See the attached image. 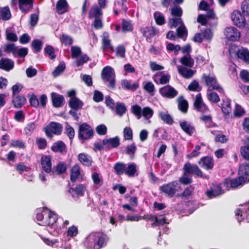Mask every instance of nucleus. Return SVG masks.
<instances>
[{"label": "nucleus", "mask_w": 249, "mask_h": 249, "mask_svg": "<svg viewBox=\"0 0 249 249\" xmlns=\"http://www.w3.org/2000/svg\"><path fill=\"white\" fill-rule=\"evenodd\" d=\"M108 237L102 232H94L86 238L84 245L87 249H101L107 245Z\"/></svg>", "instance_id": "1"}, {"label": "nucleus", "mask_w": 249, "mask_h": 249, "mask_svg": "<svg viewBox=\"0 0 249 249\" xmlns=\"http://www.w3.org/2000/svg\"><path fill=\"white\" fill-rule=\"evenodd\" d=\"M48 215L44 217L43 221L40 222V225L42 226H48L50 229L49 232L53 236H57L59 234L58 231L55 229L53 230V227L55 226L54 224L57 220V216L54 213L51 212L50 210L48 211Z\"/></svg>", "instance_id": "2"}, {"label": "nucleus", "mask_w": 249, "mask_h": 249, "mask_svg": "<svg viewBox=\"0 0 249 249\" xmlns=\"http://www.w3.org/2000/svg\"><path fill=\"white\" fill-rule=\"evenodd\" d=\"M93 135V129L90 125L86 123H84L79 125L78 137L82 143L86 140L91 139Z\"/></svg>", "instance_id": "3"}, {"label": "nucleus", "mask_w": 249, "mask_h": 249, "mask_svg": "<svg viewBox=\"0 0 249 249\" xmlns=\"http://www.w3.org/2000/svg\"><path fill=\"white\" fill-rule=\"evenodd\" d=\"M101 77L105 83L108 82L107 86L114 88L115 86V74L114 69L110 66L104 67L101 72Z\"/></svg>", "instance_id": "4"}, {"label": "nucleus", "mask_w": 249, "mask_h": 249, "mask_svg": "<svg viewBox=\"0 0 249 249\" xmlns=\"http://www.w3.org/2000/svg\"><path fill=\"white\" fill-rule=\"evenodd\" d=\"M202 81L208 87V91L216 90L220 93L223 92V89L218 83L216 78L214 75L203 74L202 77Z\"/></svg>", "instance_id": "5"}, {"label": "nucleus", "mask_w": 249, "mask_h": 249, "mask_svg": "<svg viewBox=\"0 0 249 249\" xmlns=\"http://www.w3.org/2000/svg\"><path fill=\"white\" fill-rule=\"evenodd\" d=\"M184 175L192 174L196 178H200L203 179H209L208 175H203L202 171L198 166L196 164H191L189 162L186 163L183 167Z\"/></svg>", "instance_id": "6"}, {"label": "nucleus", "mask_w": 249, "mask_h": 249, "mask_svg": "<svg viewBox=\"0 0 249 249\" xmlns=\"http://www.w3.org/2000/svg\"><path fill=\"white\" fill-rule=\"evenodd\" d=\"M63 130L62 125L57 122H51L44 128V131L46 136L50 138L53 137V134L59 135L62 133Z\"/></svg>", "instance_id": "7"}, {"label": "nucleus", "mask_w": 249, "mask_h": 249, "mask_svg": "<svg viewBox=\"0 0 249 249\" xmlns=\"http://www.w3.org/2000/svg\"><path fill=\"white\" fill-rule=\"evenodd\" d=\"M178 186L179 183L177 181H173L160 186L159 190L168 197H172L177 192Z\"/></svg>", "instance_id": "8"}, {"label": "nucleus", "mask_w": 249, "mask_h": 249, "mask_svg": "<svg viewBox=\"0 0 249 249\" xmlns=\"http://www.w3.org/2000/svg\"><path fill=\"white\" fill-rule=\"evenodd\" d=\"M159 91L162 97L167 99L174 98L178 93V90L170 85L160 88Z\"/></svg>", "instance_id": "9"}, {"label": "nucleus", "mask_w": 249, "mask_h": 249, "mask_svg": "<svg viewBox=\"0 0 249 249\" xmlns=\"http://www.w3.org/2000/svg\"><path fill=\"white\" fill-rule=\"evenodd\" d=\"M194 107L197 111L202 113H207L209 111V108L203 101L200 93L196 95L194 103Z\"/></svg>", "instance_id": "10"}, {"label": "nucleus", "mask_w": 249, "mask_h": 249, "mask_svg": "<svg viewBox=\"0 0 249 249\" xmlns=\"http://www.w3.org/2000/svg\"><path fill=\"white\" fill-rule=\"evenodd\" d=\"M102 143L105 147V150L118 147L120 144V139L118 136L108 139H105L102 141Z\"/></svg>", "instance_id": "11"}, {"label": "nucleus", "mask_w": 249, "mask_h": 249, "mask_svg": "<svg viewBox=\"0 0 249 249\" xmlns=\"http://www.w3.org/2000/svg\"><path fill=\"white\" fill-rule=\"evenodd\" d=\"M170 75L168 73L164 74L163 71H159L153 75L152 79L158 85H166L170 80Z\"/></svg>", "instance_id": "12"}, {"label": "nucleus", "mask_w": 249, "mask_h": 249, "mask_svg": "<svg viewBox=\"0 0 249 249\" xmlns=\"http://www.w3.org/2000/svg\"><path fill=\"white\" fill-rule=\"evenodd\" d=\"M246 178L239 176L238 177L233 179L226 178L224 181V185L226 187L229 185L232 188H235L239 186L242 185L246 182Z\"/></svg>", "instance_id": "13"}, {"label": "nucleus", "mask_w": 249, "mask_h": 249, "mask_svg": "<svg viewBox=\"0 0 249 249\" xmlns=\"http://www.w3.org/2000/svg\"><path fill=\"white\" fill-rule=\"evenodd\" d=\"M225 35L230 40L235 41L238 40L240 37L239 31L234 27H228L225 29Z\"/></svg>", "instance_id": "14"}, {"label": "nucleus", "mask_w": 249, "mask_h": 249, "mask_svg": "<svg viewBox=\"0 0 249 249\" xmlns=\"http://www.w3.org/2000/svg\"><path fill=\"white\" fill-rule=\"evenodd\" d=\"M243 157L246 161L239 166L238 174L241 177L246 178V181L248 178L249 180V157Z\"/></svg>", "instance_id": "15"}, {"label": "nucleus", "mask_w": 249, "mask_h": 249, "mask_svg": "<svg viewBox=\"0 0 249 249\" xmlns=\"http://www.w3.org/2000/svg\"><path fill=\"white\" fill-rule=\"evenodd\" d=\"M51 150L54 153H60L62 155H66L67 152L66 145L61 141L54 142L51 146Z\"/></svg>", "instance_id": "16"}, {"label": "nucleus", "mask_w": 249, "mask_h": 249, "mask_svg": "<svg viewBox=\"0 0 249 249\" xmlns=\"http://www.w3.org/2000/svg\"><path fill=\"white\" fill-rule=\"evenodd\" d=\"M199 165L207 170H212L214 166L212 157H202L198 162Z\"/></svg>", "instance_id": "17"}, {"label": "nucleus", "mask_w": 249, "mask_h": 249, "mask_svg": "<svg viewBox=\"0 0 249 249\" xmlns=\"http://www.w3.org/2000/svg\"><path fill=\"white\" fill-rule=\"evenodd\" d=\"M141 32L143 36L146 37L147 41L159 33L158 29L152 26H146L141 29Z\"/></svg>", "instance_id": "18"}, {"label": "nucleus", "mask_w": 249, "mask_h": 249, "mask_svg": "<svg viewBox=\"0 0 249 249\" xmlns=\"http://www.w3.org/2000/svg\"><path fill=\"white\" fill-rule=\"evenodd\" d=\"M231 18L234 24L239 27H244L245 25V19L240 13L233 12L231 15Z\"/></svg>", "instance_id": "19"}, {"label": "nucleus", "mask_w": 249, "mask_h": 249, "mask_svg": "<svg viewBox=\"0 0 249 249\" xmlns=\"http://www.w3.org/2000/svg\"><path fill=\"white\" fill-rule=\"evenodd\" d=\"M34 0H18L19 8L24 14L27 13L33 7Z\"/></svg>", "instance_id": "20"}, {"label": "nucleus", "mask_w": 249, "mask_h": 249, "mask_svg": "<svg viewBox=\"0 0 249 249\" xmlns=\"http://www.w3.org/2000/svg\"><path fill=\"white\" fill-rule=\"evenodd\" d=\"M41 165L43 170L47 173L52 172L51 157H41Z\"/></svg>", "instance_id": "21"}, {"label": "nucleus", "mask_w": 249, "mask_h": 249, "mask_svg": "<svg viewBox=\"0 0 249 249\" xmlns=\"http://www.w3.org/2000/svg\"><path fill=\"white\" fill-rule=\"evenodd\" d=\"M14 61L9 58L0 59V69L7 71L12 70L14 67Z\"/></svg>", "instance_id": "22"}, {"label": "nucleus", "mask_w": 249, "mask_h": 249, "mask_svg": "<svg viewBox=\"0 0 249 249\" xmlns=\"http://www.w3.org/2000/svg\"><path fill=\"white\" fill-rule=\"evenodd\" d=\"M51 98L53 106L55 107H61L64 104V98L61 95L55 92H52L51 93Z\"/></svg>", "instance_id": "23"}, {"label": "nucleus", "mask_w": 249, "mask_h": 249, "mask_svg": "<svg viewBox=\"0 0 249 249\" xmlns=\"http://www.w3.org/2000/svg\"><path fill=\"white\" fill-rule=\"evenodd\" d=\"M87 189V185L86 184H78L74 188L71 187L69 189L70 193L74 192L78 196H83Z\"/></svg>", "instance_id": "24"}, {"label": "nucleus", "mask_w": 249, "mask_h": 249, "mask_svg": "<svg viewBox=\"0 0 249 249\" xmlns=\"http://www.w3.org/2000/svg\"><path fill=\"white\" fill-rule=\"evenodd\" d=\"M56 10L59 15H62L69 11V5L66 0H59L56 4Z\"/></svg>", "instance_id": "25"}, {"label": "nucleus", "mask_w": 249, "mask_h": 249, "mask_svg": "<svg viewBox=\"0 0 249 249\" xmlns=\"http://www.w3.org/2000/svg\"><path fill=\"white\" fill-rule=\"evenodd\" d=\"M177 68L179 74L186 79L192 78L196 72L195 71H194L191 69H188L180 66H178Z\"/></svg>", "instance_id": "26"}, {"label": "nucleus", "mask_w": 249, "mask_h": 249, "mask_svg": "<svg viewBox=\"0 0 249 249\" xmlns=\"http://www.w3.org/2000/svg\"><path fill=\"white\" fill-rule=\"evenodd\" d=\"M81 175V169L78 164H75L71 169L70 179L72 183H75Z\"/></svg>", "instance_id": "27"}, {"label": "nucleus", "mask_w": 249, "mask_h": 249, "mask_svg": "<svg viewBox=\"0 0 249 249\" xmlns=\"http://www.w3.org/2000/svg\"><path fill=\"white\" fill-rule=\"evenodd\" d=\"M26 102V99L23 95H18L13 97L12 103L14 107L17 108H21Z\"/></svg>", "instance_id": "28"}, {"label": "nucleus", "mask_w": 249, "mask_h": 249, "mask_svg": "<svg viewBox=\"0 0 249 249\" xmlns=\"http://www.w3.org/2000/svg\"><path fill=\"white\" fill-rule=\"evenodd\" d=\"M69 105L71 109L78 110L82 108L84 103L77 98H71L69 102Z\"/></svg>", "instance_id": "29"}, {"label": "nucleus", "mask_w": 249, "mask_h": 249, "mask_svg": "<svg viewBox=\"0 0 249 249\" xmlns=\"http://www.w3.org/2000/svg\"><path fill=\"white\" fill-rule=\"evenodd\" d=\"M235 54L244 62L249 63V51L247 49L244 48L238 49L236 51Z\"/></svg>", "instance_id": "30"}, {"label": "nucleus", "mask_w": 249, "mask_h": 249, "mask_svg": "<svg viewBox=\"0 0 249 249\" xmlns=\"http://www.w3.org/2000/svg\"><path fill=\"white\" fill-rule=\"evenodd\" d=\"M179 125L183 131L189 136H192L195 130V127L186 121L180 122Z\"/></svg>", "instance_id": "31"}, {"label": "nucleus", "mask_w": 249, "mask_h": 249, "mask_svg": "<svg viewBox=\"0 0 249 249\" xmlns=\"http://www.w3.org/2000/svg\"><path fill=\"white\" fill-rule=\"evenodd\" d=\"M121 86L124 89L135 91L138 88L139 84L137 83L131 84V81L124 79L122 80Z\"/></svg>", "instance_id": "32"}, {"label": "nucleus", "mask_w": 249, "mask_h": 249, "mask_svg": "<svg viewBox=\"0 0 249 249\" xmlns=\"http://www.w3.org/2000/svg\"><path fill=\"white\" fill-rule=\"evenodd\" d=\"M102 14V9L97 5H94L91 7L89 11V18H101Z\"/></svg>", "instance_id": "33"}, {"label": "nucleus", "mask_w": 249, "mask_h": 249, "mask_svg": "<svg viewBox=\"0 0 249 249\" xmlns=\"http://www.w3.org/2000/svg\"><path fill=\"white\" fill-rule=\"evenodd\" d=\"M67 170V165L66 163L63 162H60L55 167L53 170H52V174L53 175H60L65 173Z\"/></svg>", "instance_id": "34"}, {"label": "nucleus", "mask_w": 249, "mask_h": 249, "mask_svg": "<svg viewBox=\"0 0 249 249\" xmlns=\"http://www.w3.org/2000/svg\"><path fill=\"white\" fill-rule=\"evenodd\" d=\"M178 37L185 40L187 37L188 31L184 23L179 25L176 30Z\"/></svg>", "instance_id": "35"}, {"label": "nucleus", "mask_w": 249, "mask_h": 249, "mask_svg": "<svg viewBox=\"0 0 249 249\" xmlns=\"http://www.w3.org/2000/svg\"><path fill=\"white\" fill-rule=\"evenodd\" d=\"M178 108L182 112L185 113L187 112L188 104L187 101L184 99L183 96H179L178 99Z\"/></svg>", "instance_id": "36"}, {"label": "nucleus", "mask_w": 249, "mask_h": 249, "mask_svg": "<svg viewBox=\"0 0 249 249\" xmlns=\"http://www.w3.org/2000/svg\"><path fill=\"white\" fill-rule=\"evenodd\" d=\"M179 61L183 65L190 68L193 67L194 64V60L191 57L190 54L183 56L180 59Z\"/></svg>", "instance_id": "37"}, {"label": "nucleus", "mask_w": 249, "mask_h": 249, "mask_svg": "<svg viewBox=\"0 0 249 249\" xmlns=\"http://www.w3.org/2000/svg\"><path fill=\"white\" fill-rule=\"evenodd\" d=\"M2 51L7 53H12L13 56L16 55V51L17 50V47L14 43H9L4 44L1 47Z\"/></svg>", "instance_id": "38"}, {"label": "nucleus", "mask_w": 249, "mask_h": 249, "mask_svg": "<svg viewBox=\"0 0 249 249\" xmlns=\"http://www.w3.org/2000/svg\"><path fill=\"white\" fill-rule=\"evenodd\" d=\"M159 117L162 121L167 124L171 125L174 123L173 118L167 112H160Z\"/></svg>", "instance_id": "39"}, {"label": "nucleus", "mask_w": 249, "mask_h": 249, "mask_svg": "<svg viewBox=\"0 0 249 249\" xmlns=\"http://www.w3.org/2000/svg\"><path fill=\"white\" fill-rule=\"evenodd\" d=\"M48 211L49 209L46 207H43L42 209L37 210L36 219L38 225H40V222H42L43 221L44 217L48 215Z\"/></svg>", "instance_id": "40"}, {"label": "nucleus", "mask_w": 249, "mask_h": 249, "mask_svg": "<svg viewBox=\"0 0 249 249\" xmlns=\"http://www.w3.org/2000/svg\"><path fill=\"white\" fill-rule=\"evenodd\" d=\"M194 190L195 187L190 185L185 188L182 193L178 194V196L188 199L190 196L193 195Z\"/></svg>", "instance_id": "41"}, {"label": "nucleus", "mask_w": 249, "mask_h": 249, "mask_svg": "<svg viewBox=\"0 0 249 249\" xmlns=\"http://www.w3.org/2000/svg\"><path fill=\"white\" fill-rule=\"evenodd\" d=\"M137 165L135 163H129L125 166V174L129 177H134L137 172Z\"/></svg>", "instance_id": "42"}, {"label": "nucleus", "mask_w": 249, "mask_h": 249, "mask_svg": "<svg viewBox=\"0 0 249 249\" xmlns=\"http://www.w3.org/2000/svg\"><path fill=\"white\" fill-rule=\"evenodd\" d=\"M114 110L118 116L121 117L125 113L126 108L124 103H117Z\"/></svg>", "instance_id": "43"}, {"label": "nucleus", "mask_w": 249, "mask_h": 249, "mask_svg": "<svg viewBox=\"0 0 249 249\" xmlns=\"http://www.w3.org/2000/svg\"><path fill=\"white\" fill-rule=\"evenodd\" d=\"M64 133L68 137L71 141L74 137L75 130L67 122L65 124Z\"/></svg>", "instance_id": "44"}, {"label": "nucleus", "mask_w": 249, "mask_h": 249, "mask_svg": "<svg viewBox=\"0 0 249 249\" xmlns=\"http://www.w3.org/2000/svg\"><path fill=\"white\" fill-rule=\"evenodd\" d=\"M154 18L155 22L158 25H162L165 23V19L162 13L156 11L154 13Z\"/></svg>", "instance_id": "45"}, {"label": "nucleus", "mask_w": 249, "mask_h": 249, "mask_svg": "<svg viewBox=\"0 0 249 249\" xmlns=\"http://www.w3.org/2000/svg\"><path fill=\"white\" fill-rule=\"evenodd\" d=\"M113 168L116 174L120 176L125 173V164L123 163L117 162L114 164Z\"/></svg>", "instance_id": "46"}, {"label": "nucleus", "mask_w": 249, "mask_h": 249, "mask_svg": "<svg viewBox=\"0 0 249 249\" xmlns=\"http://www.w3.org/2000/svg\"><path fill=\"white\" fill-rule=\"evenodd\" d=\"M89 60V58L87 54H84L82 55L78 59L75 61L73 63V65L76 67H82L84 63L87 62Z\"/></svg>", "instance_id": "47"}, {"label": "nucleus", "mask_w": 249, "mask_h": 249, "mask_svg": "<svg viewBox=\"0 0 249 249\" xmlns=\"http://www.w3.org/2000/svg\"><path fill=\"white\" fill-rule=\"evenodd\" d=\"M102 46L104 49H107L109 48L112 49L110 40L109 39L108 34L107 32L104 33L103 35Z\"/></svg>", "instance_id": "48"}, {"label": "nucleus", "mask_w": 249, "mask_h": 249, "mask_svg": "<svg viewBox=\"0 0 249 249\" xmlns=\"http://www.w3.org/2000/svg\"><path fill=\"white\" fill-rule=\"evenodd\" d=\"M183 23V21L181 18L174 17L169 19L168 26L170 28H173L177 27L178 25H181Z\"/></svg>", "instance_id": "49"}, {"label": "nucleus", "mask_w": 249, "mask_h": 249, "mask_svg": "<svg viewBox=\"0 0 249 249\" xmlns=\"http://www.w3.org/2000/svg\"><path fill=\"white\" fill-rule=\"evenodd\" d=\"M221 109L225 114H229L231 111L230 100L226 99L223 101V104L221 105Z\"/></svg>", "instance_id": "50"}, {"label": "nucleus", "mask_w": 249, "mask_h": 249, "mask_svg": "<svg viewBox=\"0 0 249 249\" xmlns=\"http://www.w3.org/2000/svg\"><path fill=\"white\" fill-rule=\"evenodd\" d=\"M66 68L65 64L64 62H61L59 65L55 68L53 71V75L55 77L61 74L65 70Z\"/></svg>", "instance_id": "51"}, {"label": "nucleus", "mask_w": 249, "mask_h": 249, "mask_svg": "<svg viewBox=\"0 0 249 249\" xmlns=\"http://www.w3.org/2000/svg\"><path fill=\"white\" fill-rule=\"evenodd\" d=\"M182 14V9L179 6H174L171 9V14L174 18H181Z\"/></svg>", "instance_id": "52"}, {"label": "nucleus", "mask_w": 249, "mask_h": 249, "mask_svg": "<svg viewBox=\"0 0 249 249\" xmlns=\"http://www.w3.org/2000/svg\"><path fill=\"white\" fill-rule=\"evenodd\" d=\"M42 42L39 39H34L32 41V46L34 49V52L37 53L39 52L42 48Z\"/></svg>", "instance_id": "53"}, {"label": "nucleus", "mask_w": 249, "mask_h": 249, "mask_svg": "<svg viewBox=\"0 0 249 249\" xmlns=\"http://www.w3.org/2000/svg\"><path fill=\"white\" fill-rule=\"evenodd\" d=\"M142 110L141 107L138 105H135L131 107V112L139 120L142 117Z\"/></svg>", "instance_id": "54"}, {"label": "nucleus", "mask_w": 249, "mask_h": 249, "mask_svg": "<svg viewBox=\"0 0 249 249\" xmlns=\"http://www.w3.org/2000/svg\"><path fill=\"white\" fill-rule=\"evenodd\" d=\"M36 128V124L35 122L28 123L24 128V131L27 135L31 136Z\"/></svg>", "instance_id": "55"}, {"label": "nucleus", "mask_w": 249, "mask_h": 249, "mask_svg": "<svg viewBox=\"0 0 249 249\" xmlns=\"http://www.w3.org/2000/svg\"><path fill=\"white\" fill-rule=\"evenodd\" d=\"M153 114L154 111L150 107H146L143 108L142 115L146 120H149L151 118Z\"/></svg>", "instance_id": "56"}, {"label": "nucleus", "mask_w": 249, "mask_h": 249, "mask_svg": "<svg viewBox=\"0 0 249 249\" xmlns=\"http://www.w3.org/2000/svg\"><path fill=\"white\" fill-rule=\"evenodd\" d=\"M44 53L49 56L51 59H54L56 58L54 54V48L51 45H47L44 49Z\"/></svg>", "instance_id": "57"}, {"label": "nucleus", "mask_w": 249, "mask_h": 249, "mask_svg": "<svg viewBox=\"0 0 249 249\" xmlns=\"http://www.w3.org/2000/svg\"><path fill=\"white\" fill-rule=\"evenodd\" d=\"M28 53V49L26 47H23L20 49L17 48L16 51V55L14 56L15 57L22 58L26 56Z\"/></svg>", "instance_id": "58"}, {"label": "nucleus", "mask_w": 249, "mask_h": 249, "mask_svg": "<svg viewBox=\"0 0 249 249\" xmlns=\"http://www.w3.org/2000/svg\"><path fill=\"white\" fill-rule=\"evenodd\" d=\"M207 93V98L208 100L214 103H217L220 101V98L218 94L212 91Z\"/></svg>", "instance_id": "59"}, {"label": "nucleus", "mask_w": 249, "mask_h": 249, "mask_svg": "<svg viewBox=\"0 0 249 249\" xmlns=\"http://www.w3.org/2000/svg\"><path fill=\"white\" fill-rule=\"evenodd\" d=\"M71 57L73 59L77 58L82 54V51L80 48L77 46H71Z\"/></svg>", "instance_id": "60"}, {"label": "nucleus", "mask_w": 249, "mask_h": 249, "mask_svg": "<svg viewBox=\"0 0 249 249\" xmlns=\"http://www.w3.org/2000/svg\"><path fill=\"white\" fill-rule=\"evenodd\" d=\"M60 39L62 43L65 45H70L73 43L72 37L68 35L62 34L60 37Z\"/></svg>", "instance_id": "61"}, {"label": "nucleus", "mask_w": 249, "mask_h": 249, "mask_svg": "<svg viewBox=\"0 0 249 249\" xmlns=\"http://www.w3.org/2000/svg\"><path fill=\"white\" fill-rule=\"evenodd\" d=\"M188 89L190 91H200L201 88L197 81L194 80L189 85Z\"/></svg>", "instance_id": "62"}, {"label": "nucleus", "mask_w": 249, "mask_h": 249, "mask_svg": "<svg viewBox=\"0 0 249 249\" xmlns=\"http://www.w3.org/2000/svg\"><path fill=\"white\" fill-rule=\"evenodd\" d=\"M124 137L125 140H131L133 138L132 130L130 127H125L124 129Z\"/></svg>", "instance_id": "63"}, {"label": "nucleus", "mask_w": 249, "mask_h": 249, "mask_svg": "<svg viewBox=\"0 0 249 249\" xmlns=\"http://www.w3.org/2000/svg\"><path fill=\"white\" fill-rule=\"evenodd\" d=\"M241 10L245 16L249 15V0H244L242 2Z\"/></svg>", "instance_id": "64"}]
</instances>
